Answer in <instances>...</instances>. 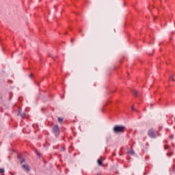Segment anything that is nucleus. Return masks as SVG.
I'll return each instance as SVG.
<instances>
[{"label": "nucleus", "instance_id": "1", "mask_svg": "<svg viewBox=\"0 0 175 175\" xmlns=\"http://www.w3.org/2000/svg\"><path fill=\"white\" fill-rule=\"evenodd\" d=\"M148 135L152 139H155L157 137V136H159V133H158V131H154L152 129H150L148 130Z\"/></svg>", "mask_w": 175, "mask_h": 175}, {"label": "nucleus", "instance_id": "2", "mask_svg": "<svg viewBox=\"0 0 175 175\" xmlns=\"http://www.w3.org/2000/svg\"><path fill=\"white\" fill-rule=\"evenodd\" d=\"M115 133H124L125 132V126H116L113 129Z\"/></svg>", "mask_w": 175, "mask_h": 175}, {"label": "nucleus", "instance_id": "3", "mask_svg": "<svg viewBox=\"0 0 175 175\" xmlns=\"http://www.w3.org/2000/svg\"><path fill=\"white\" fill-rule=\"evenodd\" d=\"M53 132L55 135H59V127L58 126V125H55L53 127Z\"/></svg>", "mask_w": 175, "mask_h": 175}, {"label": "nucleus", "instance_id": "4", "mask_svg": "<svg viewBox=\"0 0 175 175\" xmlns=\"http://www.w3.org/2000/svg\"><path fill=\"white\" fill-rule=\"evenodd\" d=\"M22 167L24 170H26V172H29V166H28V165H23Z\"/></svg>", "mask_w": 175, "mask_h": 175}, {"label": "nucleus", "instance_id": "5", "mask_svg": "<svg viewBox=\"0 0 175 175\" xmlns=\"http://www.w3.org/2000/svg\"><path fill=\"white\" fill-rule=\"evenodd\" d=\"M18 115L21 116L22 118H25V113H21V111L19 110Z\"/></svg>", "mask_w": 175, "mask_h": 175}, {"label": "nucleus", "instance_id": "6", "mask_svg": "<svg viewBox=\"0 0 175 175\" xmlns=\"http://www.w3.org/2000/svg\"><path fill=\"white\" fill-rule=\"evenodd\" d=\"M97 162H98L99 166H102V160H101V159H99L97 161Z\"/></svg>", "mask_w": 175, "mask_h": 175}, {"label": "nucleus", "instance_id": "7", "mask_svg": "<svg viewBox=\"0 0 175 175\" xmlns=\"http://www.w3.org/2000/svg\"><path fill=\"white\" fill-rule=\"evenodd\" d=\"M133 96H137V91L134 90V91L133 92Z\"/></svg>", "mask_w": 175, "mask_h": 175}, {"label": "nucleus", "instance_id": "8", "mask_svg": "<svg viewBox=\"0 0 175 175\" xmlns=\"http://www.w3.org/2000/svg\"><path fill=\"white\" fill-rule=\"evenodd\" d=\"M5 173V170H3V168H0V174H2Z\"/></svg>", "mask_w": 175, "mask_h": 175}, {"label": "nucleus", "instance_id": "9", "mask_svg": "<svg viewBox=\"0 0 175 175\" xmlns=\"http://www.w3.org/2000/svg\"><path fill=\"white\" fill-rule=\"evenodd\" d=\"M129 154H131V155H133V154H135V152L133 150H130L129 152Z\"/></svg>", "mask_w": 175, "mask_h": 175}, {"label": "nucleus", "instance_id": "10", "mask_svg": "<svg viewBox=\"0 0 175 175\" xmlns=\"http://www.w3.org/2000/svg\"><path fill=\"white\" fill-rule=\"evenodd\" d=\"M58 121H59V122H62V121H64V119L61 118H59Z\"/></svg>", "mask_w": 175, "mask_h": 175}, {"label": "nucleus", "instance_id": "11", "mask_svg": "<svg viewBox=\"0 0 175 175\" xmlns=\"http://www.w3.org/2000/svg\"><path fill=\"white\" fill-rule=\"evenodd\" d=\"M168 148H169V146H168L165 145V146H164V149H165V150H167Z\"/></svg>", "mask_w": 175, "mask_h": 175}, {"label": "nucleus", "instance_id": "12", "mask_svg": "<svg viewBox=\"0 0 175 175\" xmlns=\"http://www.w3.org/2000/svg\"><path fill=\"white\" fill-rule=\"evenodd\" d=\"M23 162H25V159H22L21 160V163H23Z\"/></svg>", "mask_w": 175, "mask_h": 175}, {"label": "nucleus", "instance_id": "13", "mask_svg": "<svg viewBox=\"0 0 175 175\" xmlns=\"http://www.w3.org/2000/svg\"><path fill=\"white\" fill-rule=\"evenodd\" d=\"M172 81H175V77H172Z\"/></svg>", "mask_w": 175, "mask_h": 175}, {"label": "nucleus", "instance_id": "14", "mask_svg": "<svg viewBox=\"0 0 175 175\" xmlns=\"http://www.w3.org/2000/svg\"><path fill=\"white\" fill-rule=\"evenodd\" d=\"M32 76H33L32 74H31L30 75H29V77H32Z\"/></svg>", "mask_w": 175, "mask_h": 175}, {"label": "nucleus", "instance_id": "15", "mask_svg": "<svg viewBox=\"0 0 175 175\" xmlns=\"http://www.w3.org/2000/svg\"><path fill=\"white\" fill-rule=\"evenodd\" d=\"M132 110H135V107H132Z\"/></svg>", "mask_w": 175, "mask_h": 175}, {"label": "nucleus", "instance_id": "16", "mask_svg": "<svg viewBox=\"0 0 175 175\" xmlns=\"http://www.w3.org/2000/svg\"><path fill=\"white\" fill-rule=\"evenodd\" d=\"M167 155H168V157H170V155L169 154V153H168V154H167Z\"/></svg>", "mask_w": 175, "mask_h": 175}, {"label": "nucleus", "instance_id": "17", "mask_svg": "<svg viewBox=\"0 0 175 175\" xmlns=\"http://www.w3.org/2000/svg\"><path fill=\"white\" fill-rule=\"evenodd\" d=\"M37 154H38V156L40 155V154H39V153H37Z\"/></svg>", "mask_w": 175, "mask_h": 175}]
</instances>
